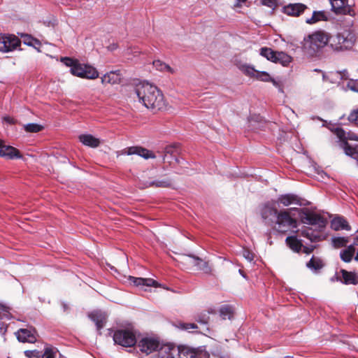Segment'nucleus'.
Here are the masks:
<instances>
[{"label": "nucleus", "mask_w": 358, "mask_h": 358, "mask_svg": "<svg viewBox=\"0 0 358 358\" xmlns=\"http://www.w3.org/2000/svg\"><path fill=\"white\" fill-rule=\"evenodd\" d=\"M135 93L139 101L153 113L161 110L166 106L162 92L156 86L148 83L136 85Z\"/></svg>", "instance_id": "obj_1"}, {"label": "nucleus", "mask_w": 358, "mask_h": 358, "mask_svg": "<svg viewBox=\"0 0 358 358\" xmlns=\"http://www.w3.org/2000/svg\"><path fill=\"white\" fill-rule=\"evenodd\" d=\"M61 61L71 68L70 72L75 76L86 79H95L99 77V73L95 68L81 64L78 59L62 57Z\"/></svg>", "instance_id": "obj_2"}, {"label": "nucleus", "mask_w": 358, "mask_h": 358, "mask_svg": "<svg viewBox=\"0 0 358 358\" xmlns=\"http://www.w3.org/2000/svg\"><path fill=\"white\" fill-rule=\"evenodd\" d=\"M356 35L350 30H344L330 36V47L337 52L351 50L355 44Z\"/></svg>", "instance_id": "obj_3"}, {"label": "nucleus", "mask_w": 358, "mask_h": 358, "mask_svg": "<svg viewBox=\"0 0 358 358\" xmlns=\"http://www.w3.org/2000/svg\"><path fill=\"white\" fill-rule=\"evenodd\" d=\"M330 36L331 35L324 31H315L305 38L303 48L308 54L313 55L326 45H330Z\"/></svg>", "instance_id": "obj_4"}, {"label": "nucleus", "mask_w": 358, "mask_h": 358, "mask_svg": "<svg viewBox=\"0 0 358 358\" xmlns=\"http://www.w3.org/2000/svg\"><path fill=\"white\" fill-rule=\"evenodd\" d=\"M292 210H298V208H290L278 212L274 224L275 231L281 234H285L291 229L297 227V220L291 215Z\"/></svg>", "instance_id": "obj_5"}, {"label": "nucleus", "mask_w": 358, "mask_h": 358, "mask_svg": "<svg viewBox=\"0 0 358 358\" xmlns=\"http://www.w3.org/2000/svg\"><path fill=\"white\" fill-rule=\"evenodd\" d=\"M300 215V219L302 223L309 225H315L321 231L323 230L327 224V219L320 214L310 211L308 209H298Z\"/></svg>", "instance_id": "obj_6"}, {"label": "nucleus", "mask_w": 358, "mask_h": 358, "mask_svg": "<svg viewBox=\"0 0 358 358\" xmlns=\"http://www.w3.org/2000/svg\"><path fill=\"white\" fill-rule=\"evenodd\" d=\"M113 341L115 344L123 347H132L136 343V336L129 329H119L113 334Z\"/></svg>", "instance_id": "obj_7"}, {"label": "nucleus", "mask_w": 358, "mask_h": 358, "mask_svg": "<svg viewBox=\"0 0 358 358\" xmlns=\"http://www.w3.org/2000/svg\"><path fill=\"white\" fill-rule=\"evenodd\" d=\"M21 41L13 34H3L0 36V52H8L15 50Z\"/></svg>", "instance_id": "obj_8"}, {"label": "nucleus", "mask_w": 358, "mask_h": 358, "mask_svg": "<svg viewBox=\"0 0 358 358\" xmlns=\"http://www.w3.org/2000/svg\"><path fill=\"white\" fill-rule=\"evenodd\" d=\"M239 69L247 76L256 78L263 82H269L271 80L270 75L266 71H259L250 65L242 64Z\"/></svg>", "instance_id": "obj_9"}, {"label": "nucleus", "mask_w": 358, "mask_h": 358, "mask_svg": "<svg viewBox=\"0 0 358 358\" xmlns=\"http://www.w3.org/2000/svg\"><path fill=\"white\" fill-rule=\"evenodd\" d=\"M310 8L302 3H290L282 8V12L288 16L299 17Z\"/></svg>", "instance_id": "obj_10"}, {"label": "nucleus", "mask_w": 358, "mask_h": 358, "mask_svg": "<svg viewBox=\"0 0 358 358\" xmlns=\"http://www.w3.org/2000/svg\"><path fill=\"white\" fill-rule=\"evenodd\" d=\"M121 154L126 155H137L145 159H155L156 157L152 151L141 146L127 147L121 151Z\"/></svg>", "instance_id": "obj_11"}, {"label": "nucleus", "mask_w": 358, "mask_h": 358, "mask_svg": "<svg viewBox=\"0 0 358 358\" xmlns=\"http://www.w3.org/2000/svg\"><path fill=\"white\" fill-rule=\"evenodd\" d=\"M331 8L336 14L350 15L354 16L355 12L354 9L348 4V0H329Z\"/></svg>", "instance_id": "obj_12"}, {"label": "nucleus", "mask_w": 358, "mask_h": 358, "mask_svg": "<svg viewBox=\"0 0 358 358\" xmlns=\"http://www.w3.org/2000/svg\"><path fill=\"white\" fill-rule=\"evenodd\" d=\"M278 212L275 208L265 205L261 210V216L265 224L274 226Z\"/></svg>", "instance_id": "obj_13"}, {"label": "nucleus", "mask_w": 358, "mask_h": 358, "mask_svg": "<svg viewBox=\"0 0 358 358\" xmlns=\"http://www.w3.org/2000/svg\"><path fill=\"white\" fill-rule=\"evenodd\" d=\"M159 347V342L154 338H144L138 343V348L142 352L149 355L157 350Z\"/></svg>", "instance_id": "obj_14"}, {"label": "nucleus", "mask_w": 358, "mask_h": 358, "mask_svg": "<svg viewBox=\"0 0 358 358\" xmlns=\"http://www.w3.org/2000/svg\"><path fill=\"white\" fill-rule=\"evenodd\" d=\"M278 203L282 204L284 206H288L291 204L301 206V199L294 194H285L280 195L278 199Z\"/></svg>", "instance_id": "obj_15"}, {"label": "nucleus", "mask_w": 358, "mask_h": 358, "mask_svg": "<svg viewBox=\"0 0 358 358\" xmlns=\"http://www.w3.org/2000/svg\"><path fill=\"white\" fill-rule=\"evenodd\" d=\"M334 134H336V136H337V138H338V144H339V146L343 149L345 153L347 155V148H353L355 147V145H350L348 143V138H347V136L345 135V131L342 129V128H336L334 131Z\"/></svg>", "instance_id": "obj_16"}, {"label": "nucleus", "mask_w": 358, "mask_h": 358, "mask_svg": "<svg viewBox=\"0 0 358 358\" xmlns=\"http://www.w3.org/2000/svg\"><path fill=\"white\" fill-rule=\"evenodd\" d=\"M0 157H8V159H20L22 157V155L20 151L10 145H3L0 149Z\"/></svg>", "instance_id": "obj_17"}, {"label": "nucleus", "mask_w": 358, "mask_h": 358, "mask_svg": "<svg viewBox=\"0 0 358 358\" xmlns=\"http://www.w3.org/2000/svg\"><path fill=\"white\" fill-rule=\"evenodd\" d=\"M285 243L289 248L296 253L301 252L302 248H303L302 241L296 236H287L285 239Z\"/></svg>", "instance_id": "obj_18"}, {"label": "nucleus", "mask_w": 358, "mask_h": 358, "mask_svg": "<svg viewBox=\"0 0 358 358\" xmlns=\"http://www.w3.org/2000/svg\"><path fill=\"white\" fill-rule=\"evenodd\" d=\"M331 227L334 231L339 230H347L351 229V227L349 225L346 219L343 217H336L331 222Z\"/></svg>", "instance_id": "obj_19"}, {"label": "nucleus", "mask_w": 358, "mask_h": 358, "mask_svg": "<svg viewBox=\"0 0 358 358\" xmlns=\"http://www.w3.org/2000/svg\"><path fill=\"white\" fill-rule=\"evenodd\" d=\"M178 358H200V354L194 349L187 346H178Z\"/></svg>", "instance_id": "obj_20"}, {"label": "nucleus", "mask_w": 358, "mask_h": 358, "mask_svg": "<svg viewBox=\"0 0 358 358\" xmlns=\"http://www.w3.org/2000/svg\"><path fill=\"white\" fill-rule=\"evenodd\" d=\"M178 351V347L169 344L161 347L159 354L161 358H175Z\"/></svg>", "instance_id": "obj_21"}, {"label": "nucleus", "mask_w": 358, "mask_h": 358, "mask_svg": "<svg viewBox=\"0 0 358 358\" xmlns=\"http://www.w3.org/2000/svg\"><path fill=\"white\" fill-rule=\"evenodd\" d=\"M318 231H313L310 227H305L301 231V235L308 240H310L312 243L320 242L323 240L322 235L319 234Z\"/></svg>", "instance_id": "obj_22"}, {"label": "nucleus", "mask_w": 358, "mask_h": 358, "mask_svg": "<svg viewBox=\"0 0 358 358\" xmlns=\"http://www.w3.org/2000/svg\"><path fill=\"white\" fill-rule=\"evenodd\" d=\"M129 280L133 282L136 286H147V287H157L158 282L152 278H136L133 276L129 277Z\"/></svg>", "instance_id": "obj_23"}, {"label": "nucleus", "mask_w": 358, "mask_h": 358, "mask_svg": "<svg viewBox=\"0 0 358 358\" xmlns=\"http://www.w3.org/2000/svg\"><path fill=\"white\" fill-rule=\"evenodd\" d=\"M79 140L83 145L94 148H97L100 145L99 139L91 134H82L79 136Z\"/></svg>", "instance_id": "obj_24"}, {"label": "nucleus", "mask_w": 358, "mask_h": 358, "mask_svg": "<svg viewBox=\"0 0 358 358\" xmlns=\"http://www.w3.org/2000/svg\"><path fill=\"white\" fill-rule=\"evenodd\" d=\"M17 338L22 343H34L36 341L35 336L28 329H21L17 331Z\"/></svg>", "instance_id": "obj_25"}, {"label": "nucleus", "mask_w": 358, "mask_h": 358, "mask_svg": "<svg viewBox=\"0 0 358 358\" xmlns=\"http://www.w3.org/2000/svg\"><path fill=\"white\" fill-rule=\"evenodd\" d=\"M189 257L193 259V264L197 267L198 270L201 271L205 273H211L212 270L208 262H205L202 259L194 255H190Z\"/></svg>", "instance_id": "obj_26"}, {"label": "nucleus", "mask_w": 358, "mask_h": 358, "mask_svg": "<svg viewBox=\"0 0 358 358\" xmlns=\"http://www.w3.org/2000/svg\"><path fill=\"white\" fill-rule=\"evenodd\" d=\"M343 280L342 282L345 285H357L358 283V276L355 273L341 269Z\"/></svg>", "instance_id": "obj_27"}, {"label": "nucleus", "mask_w": 358, "mask_h": 358, "mask_svg": "<svg viewBox=\"0 0 358 358\" xmlns=\"http://www.w3.org/2000/svg\"><path fill=\"white\" fill-rule=\"evenodd\" d=\"M327 20L328 17L324 11H314L311 17L306 20V22L308 24H313L320 21H327Z\"/></svg>", "instance_id": "obj_28"}, {"label": "nucleus", "mask_w": 358, "mask_h": 358, "mask_svg": "<svg viewBox=\"0 0 358 358\" xmlns=\"http://www.w3.org/2000/svg\"><path fill=\"white\" fill-rule=\"evenodd\" d=\"M90 317L95 322L98 330L101 329L106 322V315L103 313L95 312L92 313Z\"/></svg>", "instance_id": "obj_29"}, {"label": "nucleus", "mask_w": 358, "mask_h": 358, "mask_svg": "<svg viewBox=\"0 0 358 358\" xmlns=\"http://www.w3.org/2000/svg\"><path fill=\"white\" fill-rule=\"evenodd\" d=\"M355 252V248H354V245H349L346 249L342 250L341 252L340 256L341 259L345 262H351L354 255Z\"/></svg>", "instance_id": "obj_30"}, {"label": "nucleus", "mask_w": 358, "mask_h": 358, "mask_svg": "<svg viewBox=\"0 0 358 358\" xmlns=\"http://www.w3.org/2000/svg\"><path fill=\"white\" fill-rule=\"evenodd\" d=\"M292 57L287 53L278 51L276 59L275 61H274V63L280 64L284 66H287L292 62Z\"/></svg>", "instance_id": "obj_31"}, {"label": "nucleus", "mask_w": 358, "mask_h": 358, "mask_svg": "<svg viewBox=\"0 0 358 358\" xmlns=\"http://www.w3.org/2000/svg\"><path fill=\"white\" fill-rule=\"evenodd\" d=\"M306 266L313 271L320 270L323 266L324 264L321 259L313 256L310 261L306 263Z\"/></svg>", "instance_id": "obj_32"}, {"label": "nucleus", "mask_w": 358, "mask_h": 358, "mask_svg": "<svg viewBox=\"0 0 358 358\" xmlns=\"http://www.w3.org/2000/svg\"><path fill=\"white\" fill-rule=\"evenodd\" d=\"M277 53L278 51H275L270 48L264 47L260 49V55L273 63L275 61Z\"/></svg>", "instance_id": "obj_33"}, {"label": "nucleus", "mask_w": 358, "mask_h": 358, "mask_svg": "<svg viewBox=\"0 0 358 358\" xmlns=\"http://www.w3.org/2000/svg\"><path fill=\"white\" fill-rule=\"evenodd\" d=\"M172 185L171 180L169 178H164L162 180H156L149 182V187H170Z\"/></svg>", "instance_id": "obj_34"}, {"label": "nucleus", "mask_w": 358, "mask_h": 358, "mask_svg": "<svg viewBox=\"0 0 358 358\" xmlns=\"http://www.w3.org/2000/svg\"><path fill=\"white\" fill-rule=\"evenodd\" d=\"M119 80H120L119 76L113 71L105 74L101 78V82L103 84H106V83L115 84V83H117Z\"/></svg>", "instance_id": "obj_35"}, {"label": "nucleus", "mask_w": 358, "mask_h": 358, "mask_svg": "<svg viewBox=\"0 0 358 358\" xmlns=\"http://www.w3.org/2000/svg\"><path fill=\"white\" fill-rule=\"evenodd\" d=\"M220 315L222 320H231L234 316V312L231 306H224L220 310Z\"/></svg>", "instance_id": "obj_36"}, {"label": "nucleus", "mask_w": 358, "mask_h": 358, "mask_svg": "<svg viewBox=\"0 0 358 358\" xmlns=\"http://www.w3.org/2000/svg\"><path fill=\"white\" fill-rule=\"evenodd\" d=\"M348 241L346 237H334L332 238V245L335 248H340L346 246Z\"/></svg>", "instance_id": "obj_37"}, {"label": "nucleus", "mask_w": 358, "mask_h": 358, "mask_svg": "<svg viewBox=\"0 0 358 358\" xmlns=\"http://www.w3.org/2000/svg\"><path fill=\"white\" fill-rule=\"evenodd\" d=\"M153 66L156 68V69L163 71H167L171 73H173V69L169 66L168 64L162 62L160 60H155L153 62Z\"/></svg>", "instance_id": "obj_38"}, {"label": "nucleus", "mask_w": 358, "mask_h": 358, "mask_svg": "<svg viewBox=\"0 0 358 358\" xmlns=\"http://www.w3.org/2000/svg\"><path fill=\"white\" fill-rule=\"evenodd\" d=\"M24 130L29 133H37L41 131L43 127L36 123H29L24 126Z\"/></svg>", "instance_id": "obj_39"}, {"label": "nucleus", "mask_w": 358, "mask_h": 358, "mask_svg": "<svg viewBox=\"0 0 358 358\" xmlns=\"http://www.w3.org/2000/svg\"><path fill=\"white\" fill-rule=\"evenodd\" d=\"M209 313L210 312L200 313L196 320L201 324H207L210 320Z\"/></svg>", "instance_id": "obj_40"}, {"label": "nucleus", "mask_w": 358, "mask_h": 358, "mask_svg": "<svg viewBox=\"0 0 358 358\" xmlns=\"http://www.w3.org/2000/svg\"><path fill=\"white\" fill-rule=\"evenodd\" d=\"M347 150V155L357 159L358 162V143L355 144V147L353 148L348 147Z\"/></svg>", "instance_id": "obj_41"}, {"label": "nucleus", "mask_w": 358, "mask_h": 358, "mask_svg": "<svg viewBox=\"0 0 358 358\" xmlns=\"http://www.w3.org/2000/svg\"><path fill=\"white\" fill-rule=\"evenodd\" d=\"M348 120L354 123L355 124L358 125V108L356 110H352L349 116H348Z\"/></svg>", "instance_id": "obj_42"}, {"label": "nucleus", "mask_w": 358, "mask_h": 358, "mask_svg": "<svg viewBox=\"0 0 358 358\" xmlns=\"http://www.w3.org/2000/svg\"><path fill=\"white\" fill-rule=\"evenodd\" d=\"M179 327L185 331H189L190 329H196L197 325L194 323H180Z\"/></svg>", "instance_id": "obj_43"}, {"label": "nucleus", "mask_w": 358, "mask_h": 358, "mask_svg": "<svg viewBox=\"0 0 358 358\" xmlns=\"http://www.w3.org/2000/svg\"><path fill=\"white\" fill-rule=\"evenodd\" d=\"M42 358H55V352L50 348H45Z\"/></svg>", "instance_id": "obj_44"}, {"label": "nucleus", "mask_w": 358, "mask_h": 358, "mask_svg": "<svg viewBox=\"0 0 358 358\" xmlns=\"http://www.w3.org/2000/svg\"><path fill=\"white\" fill-rule=\"evenodd\" d=\"M21 36L23 38V43L25 45H27L29 46H31L32 45L34 38L28 34H22Z\"/></svg>", "instance_id": "obj_45"}, {"label": "nucleus", "mask_w": 358, "mask_h": 358, "mask_svg": "<svg viewBox=\"0 0 358 358\" xmlns=\"http://www.w3.org/2000/svg\"><path fill=\"white\" fill-rule=\"evenodd\" d=\"M243 257L248 259V261L251 262L254 259V257H255V255L253 252H252L251 251H250L248 249H244L243 251Z\"/></svg>", "instance_id": "obj_46"}, {"label": "nucleus", "mask_w": 358, "mask_h": 358, "mask_svg": "<svg viewBox=\"0 0 358 358\" xmlns=\"http://www.w3.org/2000/svg\"><path fill=\"white\" fill-rule=\"evenodd\" d=\"M315 249H316V246L315 245H310V246H305V245H303V248H302L301 251L303 253L306 254V255H310Z\"/></svg>", "instance_id": "obj_47"}, {"label": "nucleus", "mask_w": 358, "mask_h": 358, "mask_svg": "<svg viewBox=\"0 0 358 358\" xmlns=\"http://www.w3.org/2000/svg\"><path fill=\"white\" fill-rule=\"evenodd\" d=\"M25 355L27 357L31 358V357H38V352L36 351V350H27L24 352Z\"/></svg>", "instance_id": "obj_48"}, {"label": "nucleus", "mask_w": 358, "mask_h": 358, "mask_svg": "<svg viewBox=\"0 0 358 358\" xmlns=\"http://www.w3.org/2000/svg\"><path fill=\"white\" fill-rule=\"evenodd\" d=\"M262 3L264 5L270 8H273L275 6V0H262Z\"/></svg>", "instance_id": "obj_49"}, {"label": "nucleus", "mask_w": 358, "mask_h": 358, "mask_svg": "<svg viewBox=\"0 0 358 358\" xmlns=\"http://www.w3.org/2000/svg\"><path fill=\"white\" fill-rule=\"evenodd\" d=\"M3 121L6 122L10 124H15L17 122V120L14 119L13 117H11L10 116H6L3 117Z\"/></svg>", "instance_id": "obj_50"}, {"label": "nucleus", "mask_w": 358, "mask_h": 358, "mask_svg": "<svg viewBox=\"0 0 358 358\" xmlns=\"http://www.w3.org/2000/svg\"><path fill=\"white\" fill-rule=\"evenodd\" d=\"M31 46L39 51V48L41 46V43L39 40L34 38V41L32 43V45Z\"/></svg>", "instance_id": "obj_51"}, {"label": "nucleus", "mask_w": 358, "mask_h": 358, "mask_svg": "<svg viewBox=\"0 0 358 358\" xmlns=\"http://www.w3.org/2000/svg\"><path fill=\"white\" fill-rule=\"evenodd\" d=\"M269 82H271L275 87H278L280 89V91L282 92V87H281L282 85H281L280 82L276 81L275 80L273 79L272 78H271V80Z\"/></svg>", "instance_id": "obj_52"}, {"label": "nucleus", "mask_w": 358, "mask_h": 358, "mask_svg": "<svg viewBox=\"0 0 358 358\" xmlns=\"http://www.w3.org/2000/svg\"><path fill=\"white\" fill-rule=\"evenodd\" d=\"M352 245H354V247L358 246V230L356 231V234L354 238V242H353Z\"/></svg>", "instance_id": "obj_53"}, {"label": "nucleus", "mask_w": 358, "mask_h": 358, "mask_svg": "<svg viewBox=\"0 0 358 358\" xmlns=\"http://www.w3.org/2000/svg\"><path fill=\"white\" fill-rule=\"evenodd\" d=\"M6 329H7V327H3V324L2 323V327H0V332L2 333L3 334H5V332L6 331Z\"/></svg>", "instance_id": "obj_54"}, {"label": "nucleus", "mask_w": 358, "mask_h": 358, "mask_svg": "<svg viewBox=\"0 0 358 358\" xmlns=\"http://www.w3.org/2000/svg\"><path fill=\"white\" fill-rule=\"evenodd\" d=\"M117 48V44H112V45H110L108 47V49H109L110 50H115Z\"/></svg>", "instance_id": "obj_55"}, {"label": "nucleus", "mask_w": 358, "mask_h": 358, "mask_svg": "<svg viewBox=\"0 0 358 358\" xmlns=\"http://www.w3.org/2000/svg\"><path fill=\"white\" fill-rule=\"evenodd\" d=\"M345 73H347V71H345L343 74L341 75V78L343 79H347V77H345Z\"/></svg>", "instance_id": "obj_56"}, {"label": "nucleus", "mask_w": 358, "mask_h": 358, "mask_svg": "<svg viewBox=\"0 0 358 358\" xmlns=\"http://www.w3.org/2000/svg\"><path fill=\"white\" fill-rule=\"evenodd\" d=\"M169 153V151L166 152V153L165 154L164 157V162H166V158L168 157V154Z\"/></svg>", "instance_id": "obj_57"}, {"label": "nucleus", "mask_w": 358, "mask_h": 358, "mask_svg": "<svg viewBox=\"0 0 358 358\" xmlns=\"http://www.w3.org/2000/svg\"><path fill=\"white\" fill-rule=\"evenodd\" d=\"M355 259L358 262V250H357V255L355 257Z\"/></svg>", "instance_id": "obj_58"}, {"label": "nucleus", "mask_w": 358, "mask_h": 358, "mask_svg": "<svg viewBox=\"0 0 358 358\" xmlns=\"http://www.w3.org/2000/svg\"><path fill=\"white\" fill-rule=\"evenodd\" d=\"M239 2H245L246 0H238Z\"/></svg>", "instance_id": "obj_59"}]
</instances>
